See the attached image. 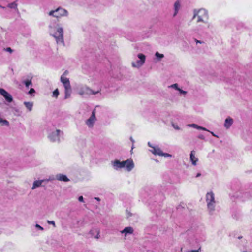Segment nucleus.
I'll return each instance as SVG.
<instances>
[{
  "label": "nucleus",
  "instance_id": "9",
  "mask_svg": "<svg viewBox=\"0 0 252 252\" xmlns=\"http://www.w3.org/2000/svg\"><path fill=\"white\" fill-rule=\"evenodd\" d=\"M77 93L81 96L89 94L90 88L85 85L80 84L76 87Z\"/></svg>",
  "mask_w": 252,
  "mask_h": 252
},
{
  "label": "nucleus",
  "instance_id": "17",
  "mask_svg": "<svg viewBox=\"0 0 252 252\" xmlns=\"http://www.w3.org/2000/svg\"><path fill=\"white\" fill-rule=\"evenodd\" d=\"M173 7H174V12L173 13V16L175 17L177 15L179 10L181 8V0H176L174 3Z\"/></svg>",
  "mask_w": 252,
  "mask_h": 252
},
{
  "label": "nucleus",
  "instance_id": "42",
  "mask_svg": "<svg viewBox=\"0 0 252 252\" xmlns=\"http://www.w3.org/2000/svg\"><path fill=\"white\" fill-rule=\"evenodd\" d=\"M130 139L131 141L132 142V143L133 144V143H134V139L132 138V137H131L130 138Z\"/></svg>",
  "mask_w": 252,
  "mask_h": 252
},
{
  "label": "nucleus",
  "instance_id": "16",
  "mask_svg": "<svg viewBox=\"0 0 252 252\" xmlns=\"http://www.w3.org/2000/svg\"><path fill=\"white\" fill-rule=\"evenodd\" d=\"M134 232V229L131 226L126 227L123 230L120 231L121 234H124L126 238L128 235L132 234Z\"/></svg>",
  "mask_w": 252,
  "mask_h": 252
},
{
  "label": "nucleus",
  "instance_id": "45",
  "mask_svg": "<svg viewBox=\"0 0 252 252\" xmlns=\"http://www.w3.org/2000/svg\"><path fill=\"white\" fill-rule=\"evenodd\" d=\"M196 42L197 43H201V42L200 41H199V40H196Z\"/></svg>",
  "mask_w": 252,
  "mask_h": 252
},
{
  "label": "nucleus",
  "instance_id": "20",
  "mask_svg": "<svg viewBox=\"0 0 252 252\" xmlns=\"http://www.w3.org/2000/svg\"><path fill=\"white\" fill-rule=\"evenodd\" d=\"M56 179L63 182H68L69 181V179L67 178V177L62 174H58L56 175Z\"/></svg>",
  "mask_w": 252,
  "mask_h": 252
},
{
  "label": "nucleus",
  "instance_id": "22",
  "mask_svg": "<svg viewBox=\"0 0 252 252\" xmlns=\"http://www.w3.org/2000/svg\"><path fill=\"white\" fill-rule=\"evenodd\" d=\"M187 126L188 127H193L194 128H196V129H199V130H204V131H208V130L206 128L203 127H201V126H198V125H197V124H188Z\"/></svg>",
  "mask_w": 252,
  "mask_h": 252
},
{
  "label": "nucleus",
  "instance_id": "6",
  "mask_svg": "<svg viewBox=\"0 0 252 252\" xmlns=\"http://www.w3.org/2000/svg\"><path fill=\"white\" fill-rule=\"evenodd\" d=\"M63 135V132L60 129L50 132L48 135V138L52 142H60V137Z\"/></svg>",
  "mask_w": 252,
  "mask_h": 252
},
{
  "label": "nucleus",
  "instance_id": "1",
  "mask_svg": "<svg viewBox=\"0 0 252 252\" xmlns=\"http://www.w3.org/2000/svg\"><path fill=\"white\" fill-rule=\"evenodd\" d=\"M49 32L53 37L57 44L64 45L63 28L59 23H50L48 26Z\"/></svg>",
  "mask_w": 252,
  "mask_h": 252
},
{
  "label": "nucleus",
  "instance_id": "36",
  "mask_svg": "<svg viewBox=\"0 0 252 252\" xmlns=\"http://www.w3.org/2000/svg\"><path fill=\"white\" fill-rule=\"evenodd\" d=\"M5 50L10 53H11L13 51V50H12V49L10 47H7L5 49Z\"/></svg>",
  "mask_w": 252,
  "mask_h": 252
},
{
  "label": "nucleus",
  "instance_id": "5",
  "mask_svg": "<svg viewBox=\"0 0 252 252\" xmlns=\"http://www.w3.org/2000/svg\"><path fill=\"white\" fill-rule=\"evenodd\" d=\"M48 14L50 16L58 19L63 17H67L69 13L65 9L59 7L55 10L50 11Z\"/></svg>",
  "mask_w": 252,
  "mask_h": 252
},
{
  "label": "nucleus",
  "instance_id": "31",
  "mask_svg": "<svg viewBox=\"0 0 252 252\" xmlns=\"http://www.w3.org/2000/svg\"><path fill=\"white\" fill-rule=\"evenodd\" d=\"M99 93V91H94L91 89H90V92H89V95H90V94H98Z\"/></svg>",
  "mask_w": 252,
  "mask_h": 252
},
{
  "label": "nucleus",
  "instance_id": "33",
  "mask_svg": "<svg viewBox=\"0 0 252 252\" xmlns=\"http://www.w3.org/2000/svg\"><path fill=\"white\" fill-rule=\"evenodd\" d=\"M35 227L41 231H43L44 230L43 227H42V226H41L40 225H39L38 224H36L35 225Z\"/></svg>",
  "mask_w": 252,
  "mask_h": 252
},
{
  "label": "nucleus",
  "instance_id": "46",
  "mask_svg": "<svg viewBox=\"0 0 252 252\" xmlns=\"http://www.w3.org/2000/svg\"><path fill=\"white\" fill-rule=\"evenodd\" d=\"M0 8H3V9H4V8H5L4 7H3V6H1V5H0Z\"/></svg>",
  "mask_w": 252,
  "mask_h": 252
},
{
  "label": "nucleus",
  "instance_id": "19",
  "mask_svg": "<svg viewBox=\"0 0 252 252\" xmlns=\"http://www.w3.org/2000/svg\"><path fill=\"white\" fill-rule=\"evenodd\" d=\"M233 123V120L231 117H227L224 122V126L226 129H229Z\"/></svg>",
  "mask_w": 252,
  "mask_h": 252
},
{
  "label": "nucleus",
  "instance_id": "12",
  "mask_svg": "<svg viewBox=\"0 0 252 252\" xmlns=\"http://www.w3.org/2000/svg\"><path fill=\"white\" fill-rule=\"evenodd\" d=\"M111 165L115 170H118L125 167L124 161H121L119 160H115L111 161Z\"/></svg>",
  "mask_w": 252,
  "mask_h": 252
},
{
  "label": "nucleus",
  "instance_id": "10",
  "mask_svg": "<svg viewBox=\"0 0 252 252\" xmlns=\"http://www.w3.org/2000/svg\"><path fill=\"white\" fill-rule=\"evenodd\" d=\"M150 151L155 155H158L160 156H163L164 157H172V155L163 153L161 149L158 146H154L153 147V149L150 150Z\"/></svg>",
  "mask_w": 252,
  "mask_h": 252
},
{
  "label": "nucleus",
  "instance_id": "29",
  "mask_svg": "<svg viewBox=\"0 0 252 252\" xmlns=\"http://www.w3.org/2000/svg\"><path fill=\"white\" fill-rule=\"evenodd\" d=\"M55 179H56V177L55 178L53 176H50L49 177V178H48V179H44V180H45V182H48L49 181L54 180Z\"/></svg>",
  "mask_w": 252,
  "mask_h": 252
},
{
  "label": "nucleus",
  "instance_id": "40",
  "mask_svg": "<svg viewBox=\"0 0 252 252\" xmlns=\"http://www.w3.org/2000/svg\"><path fill=\"white\" fill-rule=\"evenodd\" d=\"M198 138L200 139H204V136L203 135H200L198 136Z\"/></svg>",
  "mask_w": 252,
  "mask_h": 252
},
{
  "label": "nucleus",
  "instance_id": "23",
  "mask_svg": "<svg viewBox=\"0 0 252 252\" xmlns=\"http://www.w3.org/2000/svg\"><path fill=\"white\" fill-rule=\"evenodd\" d=\"M22 83L25 85L26 87H28L32 84V79L24 80L22 81Z\"/></svg>",
  "mask_w": 252,
  "mask_h": 252
},
{
  "label": "nucleus",
  "instance_id": "13",
  "mask_svg": "<svg viewBox=\"0 0 252 252\" xmlns=\"http://www.w3.org/2000/svg\"><path fill=\"white\" fill-rule=\"evenodd\" d=\"M125 167L128 172L131 171L134 167V163L132 159L124 161Z\"/></svg>",
  "mask_w": 252,
  "mask_h": 252
},
{
  "label": "nucleus",
  "instance_id": "37",
  "mask_svg": "<svg viewBox=\"0 0 252 252\" xmlns=\"http://www.w3.org/2000/svg\"><path fill=\"white\" fill-rule=\"evenodd\" d=\"M185 252H200L199 250H189Z\"/></svg>",
  "mask_w": 252,
  "mask_h": 252
},
{
  "label": "nucleus",
  "instance_id": "24",
  "mask_svg": "<svg viewBox=\"0 0 252 252\" xmlns=\"http://www.w3.org/2000/svg\"><path fill=\"white\" fill-rule=\"evenodd\" d=\"M155 56L159 61H160L162 58L164 57V55L163 54H160L158 52H156L155 53Z\"/></svg>",
  "mask_w": 252,
  "mask_h": 252
},
{
  "label": "nucleus",
  "instance_id": "41",
  "mask_svg": "<svg viewBox=\"0 0 252 252\" xmlns=\"http://www.w3.org/2000/svg\"><path fill=\"white\" fill-rule=\"evenodd\" d=\"M148 145L150 147L152 148V149H153V147H154V146H153L151 145V143H150V142H149L148 143Z\"/></svg>",
  "mask_w": 252,
  "mask_h": 252
},
{
  "label": "nucleus",
  "instance_id": "28",
  "mask_svg": "<svg viewBox=\"0 0 252 252\" xmlns=\"http://www.w3.org/2000/svg\"><path fill=\"white\" fill-rule=\"evenodd\" d=\"M169 87L174 88V89H176V90H179V88L178 87V85L177 83L171 85V86H169Z\"/></svg>",
  "mask_w": 252,
  "mask_h": 252
},
{
  "label": "nucleus",
  "instance_id": "25",
  "mask_svg": "<svg viewBox=\"0 0 252 252\" xmlns=\"http://www.w3.org/2000/svg\"><path fill=\"white\" fill-rule=\"evenodd\" d=\"M7 7L10 8H12V9H17V4L16 2H14L8 4L7 5Z\"/></svg>",
  "mask_w": 252,
  "mask_h": 252
},
{
  "label": "nucleus",
  "instance_id": "8",
  "mask_svg": "<svg viewBox=\"0 0 252 252\" xmlns=\"http://www.w3.org/2000/svg\"><path fill=\"white\" fill-rule=\"evenodd\" d=\"M138 60L131 62V65L133 67L139 68L141 67L145 63L146 61V56L142 53H139L137 55Z\"/></svg>",
  "mask_w": 252,
  "mask_h": 252
},
{
  "label": "nucleus",
  "instance_id": "14",
  "mask_svg": "<svg viewBox=\"0 0 252 252\" xmlns=\"http://www.w3.org/2000/svg\"><path fill=\"white\" fill-rule=\"evenodd\" d=\"M100 230L98 228H93L89 231V234L92 238L98 239L100 237Z\"/></svg>",
  "mask_w": 252,
  "mask_h": 252
},
{
  "label": "nucleus",
  "instance_id": "15",
  "mask_svg": "<svg viewBox=\"0 0 252 252\" xmlns=\"http://www.w3.org/2000/svg\"><path fill=\"white\" fill-rule=\"evenodd\" d=\"M195 152L191 151L189 154V160L193 166H196L198 161V158L195 155Z\"/></svg>",
  "mask_w": 252,
  "mask_h": 252
},
{
  "label": "nucleus",
  "instance_id": "27",
  "mask_svg": "<svg viewBox=\"0 0 252 252\" xmlns=\"http://www.w3.org/2000/svg\"><path fill=\"white\" fill-rule=\"evenodd\" d=\"M59 94V92L58 89H55L53 92V96L57 98Z\"/></svg>",
  "mask_w": 252,
  "mask_h": 252
},
{
  "label": "nucleus",
  "instance_id": "21",
  "mask_svg": "<svg viewBox=\"0 0 252 252\" xmlns=\"http://www.w3.org/2000/svg\"><path fill=\"white\" fill-rule=\"evenodd\" d=\"M24 104L26 109L29 112H31L33 109V102H24Z\"/></svg>",
  "mask_w": 252,
  "mask_h": 252
},
{
  "label": "nucleus",
  "instance_id": "11",
  "mask_svg": "<svg viewBox=\"0 0 252 252\" xmlns=\"http://www.w3.org/2000/svg\"><path fill=\"white\" fill-rule=\"evenodd\" d=\"M0 94L3 96L6 101L8 103H11L13 101L12 95L4 89L0 88Z\"/></svg>",
  "mask_w": 252,
  "mask_h": 252
},
{
  "label": "nucleus",
  "instance_id": "32",
  "mask_svg": "<svg viewBox=\"0 0 252 252\" xmlns=\"http://www.w3.org/2000/svg\"><path fill=\"white\" fill-rule=\"evenodd\" d=\"M172 126L174 127V129L176 130H180V128L176 124H172Z\"/></svg>",
  "mask_w": 252,
  "mask_h": 252
},
{
  "label": "nucleus",
  "instance_id": "7",
  "mask_svg": "<svg viewBox=\"0 0 252 252\" xmlns=\"http://www.w3.org/2000/svg\"><path fill=\"white\" fill-rule=\"evenodd\" d=\"M96 113V110L94 108L92 110L91 116L85 121V125L89 128H93L97 121Z\"/></svg>",
  "mask_w": 252,
  "mask_h": 252
},
{
  "label": "nucleus",
  "instance_id": "35",
  "mask_svg": "<svg viewBox=\"0 0 252 252\" xmlns=\"http://www.w3.org/2000/svg\"><path fill=\"white\" fill-rule=\"evenodd\" d=\"M35 93V90L33 88H31L28 92L29 94H32Z\"/></svg>",
  "mask_w": 252,
  "mask_h": 252
},
{
  "label": "nucleus",
  "instance_id": "3",
  "mask_svg": "<svg viewBox=\"0 0 252 252\" xmlns=\"http://www.w3.org/2000/svg\"><path fill=\"white\" fill-rule=\"evenodd\" d=\"M205 200L207 205V211L210 215L214 214L216 206V201L215 199V194L213 191L208 192L205 195Z\"/></svg>",
  "mask_w": 252,
  "mask_h": 252
},
{
  "label": "nucleus",
  "instance_id": "26",
  "mask_svg": "<svg viewBox=\"0 0 252 252\" xmlns=\"http://www.w3.org/2000/svg\"><path fill=\"white\" fill-rule=\"evenodd\" d=\"M133 215V214L129 211L128 210L126 209V218L128 219L130 217H132Z\"/></svg>",
  "mask_w": 252,
  "mask_h": 252
},
{
  "label": "nucleus",
  "instance_id": "30",
  "mask_svg": "<svg viewBox=\"0 0 252 252\" xmlns=\"http://www.w3.org/2000/svg\"><path fill=\"white\" fill-rule=\"evenodd\" d=\"M47 223H48V224H51V225H53V226L54 227H56V224H55V221H54V220H48L47 221Z\"/></svg>",
  "mask_w": 252,
  "mask_h": 252
},
{
  "label": "nucleus",
  "instance_id": "34",
  "mask_svg": "<svg viewBox=\"0 0 252 252\" xmlns=\"http://www.w3.org/2000/svg\"><path fill=\"white\" fill-rule=\"evenodd\" d=\"M178 91H179L181 94H182L184 95H186L187 93V92L186 91H184V90L181 89L180 88H179V90H178Z\"/></svg>",
  "mask_w": 252,
  "mask_h": 252
},
{
  "label": "nucleus",
  "instance_id": "18",
  "mask_svg": "<svg viewBox=\"0 0 252 252\" xmlns=\"http://www.w3.org/2000/svg\"><path fill=\"white\" fill-rule=\"evenodd\" d=\"M44 182H45V180L43 179L37 180L34 181L33 182V184H32V189L34 190L36 188L41 187L42 183H44Z\"/></svg>",
  "mask_w": 252,
  "mask_h": 252
},
{
  "label": "nucleus",
  "instance_id": "4",
  "mask_svg": "<svg viewBox=\"0 0 252 252\" xmlns=\"http://www.w3.org/2000/svg\"><path fill=\"white\" fill-rule=\"evenodd\" d=\"M68 73V72L67 71H65L60 78V81L64 88V99H68L70 97L72 92L69 80L66 77Z\"/></svg>",
  "mask_w": 252,
  "mask_h": 252
},
{
  "label": "nucleus",
  "instance_id": "2",
  "mask_svg": "<svg viewBox=\"0 0 252 252\" xmlns=\"http://www.w3.org/2000/svg\"><path fill=\"white\" fill-rule=\"evenodd\" d=\"M193 13L192 19H196L197 23H202L206 24L208 23L209 15L208 11L206 9H195L193 10Z\"/></svg>",
  "mask_w": 252,
  "mask_h": 252
},
{
  "label": "nucleus",
  "instance_id": "38",
  "mask_svg": "<svg viewBox=\"0 0 252 252\" xmlns=\"http://www.w3.org/2000/svg\"><path fill=\"white\" fill-rule=\"evenodd\" d=\"M78 200L80 202H83V197L82 196H80L78 198Z\"/></svg>",
  "mask_w": 252,
  "mask_h": 252
},
{
  "label": "nucleus",
  "instance_id": "43",
  "mask_svg": "<svg viewBox=\"0 0 252 252\" xmlns=\"http://www.w3.org/2000/svg\"><path fill=\"white\" fill-rule=\"evenodd\" d=\"M200 175H201V174L198 173L197 174L196 177H198L200 176Z\"/></svg>",
  "mask_w": 252,
  "mask_h": 252
},
{
  "label": "nucleus",
  "instance_id": "44",
  "mask_svg": "<svg viewBox=\"0 0 252 252\" xmlns=\"http://www.w3.org/2000/svg\"><path fill=\"white\" fill-rule=\"evenodd\" d=\"M95 199L98 201L100 200V198L98 197H95Z\"/></svg>",
  "mask_w": 252,
  "mask_h": 252
},
{
  "label": "nucleus",
  "instance_id": "39",
  "mask_svg": "<svg viewBox=\"0 0 252 252\" xmlns=\"http://www.w3.org/2000/svg\"><path fill=\"white\" fill-rule=\"evenodd\" d=\"M208 132H210L211 134L213 136H215L216 137H218V136L216 135L213 132H212V131H210L209 130L208 131Z\"/></svg>",
  "mask_w": 252,
  "mask_h": 252
}]
</instances>
